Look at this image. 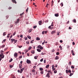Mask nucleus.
Segmentation results:
<instances>
[{
    "instance_id": "obj_34",
    "label": "nucleus",
    "mask_w": 78,
    "mask_h": 78,
    "mask_svg": "<svg viewBox=\"0 0 78 78\" xmlns=\"http://www.w3.org/2000/svg\"><path fill=\"white\" fill-rule=\"evenodd\" d=\"M26 44H30V42L29 41H27L26 42Z\"/></svg>"
},
{
    "instance_id": "obj_51",
    "label": "nucleus",
    "mask_w": 78,
    "mask_h": 78,
    "mask_svg": "<svg viewBox=\"0 0 78 78\" xmlns=\"http://www.w3.org/2000/svg\"><path fill=\"white\" fill-rule=\"evenodd\" d=\"M41 74H43L44 73V71H41Z\"/></svg>"
},
{
    "instance_id": "obj_3",
    "label": "nucleus",
    "mask_w": 78,
    "mask_h": 78,
    "mask_svg": "<svg viewBox=\"0 0 78 78\" xmlns=\"http://www.w3.org/2000/svg\"><path fill=\"white\" fill-rule=\"evenodd\" d=\"M37 48H40L41 50H42L43 49V47L40 45H39L37 46Z\"/></svg>"
},
{
    "instance_id": "obj_52",
    "label": "nucleus",
    "mask_w": 78,
    "mask_h": 78,
    "mask_svg": "<svg viewBox=\"0 0 78 78\" xmlns=\"http://www.w3.org/2000/svg\"><path fill=\"white\" fill-rule=\"evenodd\" d=\"M56 54L57 55H59V52H57L56 53Z\"/></svg>"
},
{
    "instance_id": "obj_23",
    "label": "nucleus",
    "mask_w": 78,
    "mask_h": 78,
    "mask_svg": "<svg viewBox=\"0 0 78 78\" xmlns=\"http://www.w3.org/2000/svg\"><path fill=\"white\" fill-rule=\"evenodd\" d=\"M73 22H74V23H76V19L73 20Z\"/></svg>"
},
{
    "instance_id": "obj_47",
    "label": "nucleus",
    "mask_w": 78,
    "mask_h": 78,
    "mask_svg": "<svg viewBox=\"0 0 78 78\" xmlns=\"http://www.w3.org/2000/svg\"><path fill=\"white\" fill-rule=\"evenodd\" d=\"M44 63H46V59H45L44 60Z\"/></svg>"
},
{
    "instance_id": "obj_40",
    "label": "nucleus",
    "mask_w": 78,
    "mask_h": 78,
    "mask_svg": "<svg viewBox=\"0 0 78 78\" xmlns=\"http://www.w3.org/2000/svg\"><path fill=\"white\" fill-rule=\"evenodd\" d=\"M12 61V58H11L10 60L9 61V62H11Z\"/></svg>"
},
{
    "instance_id": "obj_58",
    "label": "nucleus",
    "mask_w": 78,
    "mask_h": 78,
    "mask_svg": "<svg viewBox=\"0 0 78 78\" xmlns=\"http://www.w3.org/2000/svg\"><path fill=\"white\" fill-rule=\"evenodd\" d=\"M51 71L49 70L47 71L48 73H50Z\"/></svg>"
},
{
    "instance_id": "obj_25",
    "label": "nucleus",
    "mask_w": 78,
    "mask_h": 78,
    "mask_svg": "<svg viewBox=\"0 0 78 78\" xmlns=\"http://www.w3.org/2000/svg\"><path fill=\"white\" fill-rule=\"evenodd\" d=\"M27 37L29 39H31V37L30 36H27Z\"/></svg>"
},
{
    "instance_id": "obj_21",
    "label": "nucleus",
    "mask_w": 78,
    "mask_h": 78,
    "mask_svg": "<svg viewBox=\"0 0 78 78\" xmlns=\"http://www.w3.org/2000/svg\"><path fill=\"white\" fill-rule=\"evenodd\" d=\"M6 41V39L2 41V43L3 44L4 42H5Z\"/></svg>"
},
{
    "instance_id": "obj_46",
    "label": "nucleus",
    "mask_w": 78,
    "mask_h": 78,
    "mask_svg": "<svg viewBox=\"0 0 78 78\" xmlns=\"http://www.w3.org/2000/svg\"><path fill=\"white\" fill-rule=\"evenodd\" d=\"M28 7H27V9L26 10V12H28Z\"/></svg>"
},
{
    "instance_id": "obj_35",
    "label": "nucleus",
    "mask_w": 78,
    "mask_h": 78,
    "mask_svg": "<svg viewBox=\"0 0 78 78\" xmlns=\"http://www.w3.org/2000/svg\"><path fill=\"white\" fill-rule=\"evenodd\" d=\"M51 27H53V22H52V23H51Z\"/></svg>"
},
{
    "instance_id": "obj_42",
    "label": "nucleus",
    "mask_w": 78,
    "mask_h": 78,
    "mask_svg": "<svg viewBox=\"0 0 78 78\" xmlns=\"http://www.w3.org/2000/svg\"><path fill=\"white\" fill-rule=\"evenodd\" d=\"M18 47H19V48H22V45H21V46L18 45Z\"/></svg>"
},
{
    "instance_id": "obj_54",
    "label": "nucleus",
    "mask_w": 78,
    "mask_h": 78,
    "mask_svg": "<svg viewBox=\"0 0 78 78\" xmlns=\"http://www.w3.org/2000/svg\"><path fill=\"white\" fill-rule=\"evenodd\" d=\"M69 65H71L72 64V62H69Z\"/></svg>"
},
{
    "instance_id": "obj_50",
    "label": "nucleus",
    "mask_w": 78,
    "mask_h": 78,
    "mask_svg": "<svg viewBox=\"0 0 78 78\" xmlns=\"http://www.w3.org/2000/svg\"><path fill=\"white\" fill-rule=\"evenodd\" d=\"M20 37H21V38H23V35H21L20 36Z\"/></svg>"
},
{
    "instance_id": "obj_60",
    "label": "nucleus",
    "mask_w": 78,
    "mask_h": 78,
    "mask_svg": "<svg viewBox=\"0 0 78 78\" xmlns=\"http://www.w3.org/2000/svg\"><path fill=\"white\" fill-rule=\"evenodd\" d=\"M34 69H36V66H34V67H33Z\"/></svg>"
},
{
    "instance_id": "obj_16",
    "label": "nucleus",
    "mask_w": 78,
    "mask_h": 78,
    "mask_svg": "<svg viewBox=\"0 0 78 78\" xmlns=\"http://www.w3.org/2000/svg\"><path fill=\"white\" fill-rule=\"evenodd\" d=\"M37 51H38V52H41V50L39 49H37Z\"/></svg>"
},
{
    "instance_id": "obj_26",
    "label": "nucleus",
    "mask_w": 78,
    "mask_h": 78,
    "mask_svg": "<svg viewBox=\"0 0 78 78\" xmlns=\"http://www.w3.org/2000/svg\"><path fill=\"white\" fill-rule=\"evenodd\" d=\"M32 30H32V29H30L29 30V33H31V32L32 31Z\"/></svg>"
},
{
    "instance_id": "obj_13",
    "label": "nucleus",
    "mask_w": 78,
    "mask_h": 78,
    "mask_svg": "<svg viewBox=\"0 0 78 78\" xmlns=\"http://www.w3.org/2000/svg\"><path fill=\"white\" fill-rule=\"evenodd\" d=\"M55 17H58V16H59V13L55 14Z\"/></svg>"
},
{
    "instance_id": "obj_6",
    "label": "nucleus",
    "mask_w": 78,
    "mask_h": 78,
    "mask_svg": "<svg viewBox=\"0 0 78 78\" xmlns=\"http://www.w3.org/2000/svg\"><path fill=\"white\" fill-rule=\"evenodd\" d=\"M19 20H20L19 19H18L17 20V21L15 22V23L16 24H17V23H18L19 22Z\"/></svg>"
},
{
    "instance_id": "obj_55",
    "label": "nucleus",
    "mask_w": 78,
    "mask_h": 78,
    "mask_svg": "<svg viewBox=\"0 0 78 78\" xmlns=\"http://www.w3.org/2000/svg\"><path fill=\"white\" fill-rule=\"evenodd\" d=\"M12 8V7H9L8 9H11Z\"/></svg>"
},
{
    "instance_id": "obj_43",
    "label": "nucleus",
    "mask_w": 78,
    "mask_h": 78,
    "mask_svg": "<svg viewBox=\"0 0 78 78\" xmlns=\"http://www.w3.org/2000/svg\"><path fill=\"white\" fill-rule=\"evenodd\" d=\"M61 6L62 7V6H63V3L62 2L61 4Z\"/></svg>"
},
{
    "instance_id": "obj_10",
    "label": "nucleus",
    "mask_w": 78,
    "mask_h": 78,
    "mask_svg": "<svg viewBox=\"0 0 78 78\" xmlns=\"http://www.w3.org/2000/svg\"><path fill=\"white\" fill-rule=\"evenodd\" d=\"M55 33H56V31L53 30L51 32V34H55Z\"/></svg>"
},
{
    "instance_id": "obj_30",
    "label": "nucleus",
    "mask_w": 78,
    "mask_h": 78,
    "mask_svg": "<svg viewBox=\"0 0 78 78\" xmlns=\"http://www.w3.org/2000/svg\"><path fill=\"white\" fill-rule=\"evenodd\" d=\"M59 33H60V32H57V36H59Z\"/></svg>"
},
{
    "instance_id": "obj_56",
    "label": "nucleus",
    "mask_w": 78,
    "mask_h": 78,
    "mask_svg": "<svg viewBox=\"0 0 78 78\" xmlns=\"http://www.w3.org/2000/svg\"><path fill=\"white\" fill-rule=\"evenodd\" d=\"M41 54V55H44V53L43 52H42Z\"/></svg>"
},
{
    "instance_id": "obj_24",
    "label": "nucleus",
    "mask_w": 78,
    "mask_h": 78,
    "mask_svg": "<svg viewBox=\"0 0 78 78\" xmlns=\"http://www.w3.org/2000/svg\"><path fill=\"white\" fill-rule=\"evenodd\" d=\"M34 40H32V41H31V42H30V43H31V44H33V43L34 42Z\"/></svg>"
},
{
    "instance_id": "obj_4",
    "label": "nucleus",
    "mask_w": 78,
    "mask_h": 78,
    "mask_svg": "<svg viewBox=\"0 0 78 78\" xmlns=\"http://www.w3.org/2000/svg\"><path fill=\"white\" fill-rule=\"evenodd\" d=\"M68 72L69 73H71L72 72V71H71V70H70L69 69L68 71V69L66 70V73H68Z\"/></svg>"
},
{
    "instance_id": "obj_33",
    "label": "nucleus",
    "mask_w": 78,
    "mask_h": 78,
    "mask_svg": "<svg viewBox=\"0 0 78 78\" xmlns=\"http://www.w3.org/2000/svg\"><path fill=\"white\" fill-rule=\"evenodd\" d=\"M40 70L41 71H42V70H43V69L42 68H40Z\"/></svg>"
},
{
    "instance_id": "obj_9",
    "label": "nucleus",
    "mask_w": 78,
    "mask_h": 78,
    "mask_svg": "<svg viewBox=\"0 0 78 78\" xmlns=\"http://www.w3.org/2000/svg\"><path fill=\"white\" fill-rule=\"evenodd\" d=\"M46 77H48V78H50V74L49 73H48L46 75Z\"/></svg>"
},
{
    "instance_id": "obj_19",
    "label": "nucleus",
    "mask_w": 78,
    "mask_h": 78,
    "mask_svg": "<svg viewBox=\"0 0 78 78\" xmlns=\"http://www.w3.org/2000/svg\"><path fill=\"white\" fill-rule=\"evenodd\" d=\"M40 38L39 37H37V39H36V40L37 41H39L40 40Z\"/></svg>"
},
{
    "instance_id": "obj_62",
    "label": "nucleus",
    "mask_w": 78,
    "mask_h": 78,
    "mask_svg": "<svg viewBox=\"0 0 78 78\" xmlns=\"http://www.w3.org/2000/svg\"><path fill=\"white\" fill-rule=\"evenodd\" d=\"M51 26H49L48 27V28H49V29H51Z\"/></svg>"
},
{
    "instance_id": "obj_12",
    "label": "nucleus",
    "mask_w": 78,
    "mask_h": 78,
    "mask_svg": "<svg viewBox=\"0 0 78 78\" xmlns=\"http://www.w3.org/2000/svg\"><path fill=\"white\" fill-rule=\"evenodd\" d=\"M12 2H13V3H15V4L17 3V2H16V0H12Z\"/></svg>"
},
{
    "instance_id": "obj_64",
    "label": "nucleus",
    "mask_w": 78,
    "mask_h": 78,
    "mask_svg": "<svg viewBox=\"0 0 78 78\" xmlns=\"http://www.w3.org/2000/svg\"><path fill=\"white\" fill-rule=\"evenodd\" d=\"M6 18H8L9 17V16L7 15V16H6Z\"/></svg>"
},
{
    "instance_id": "obj_18",
    "label": "nucleus",
    "mask_w": 78,
    "mask_h": 78,
    "mask_svg": "<svg viewBox=\"0 0 78 78\" xmlns=\"http://www.w3.org/2000/svg\"><path fill=\"white\" fill-rule=\"evenodd\" d=\"M14 40H15V39H11V41L12 42V43H13V42H14Z\"/></svg>"
},
{
    "instance_id": "obj_53",
    "label": "nucleus",
    "mask_w": 78,
    "mask_h": 78,
    "mask_svg": "<svg viewBox=\"0 0 78 78\" xmlns=\"http://www.w3.org/2000/svg\"><path fill=\"white\" fill-rule=\"evenodd\" d=\"M49 3H50V2H49V1H48V3H47V4L46 5L47 6H48V5H49Z\"/></svg>"
},
{
    "instance_id": "obj_15",
    "label": "nucleus",
    "mask_w": 78,
    "mask_h": 78,
    "mask_svg": "<svg viewBox=\"0 0 78 78\" xmlns=\"http://www.w3.org/2000/svg\"><path fill=\"white\" fill-rule=\"evenodd\" d=\"M54 3V2H53V1L52 0L51 2V6H53V4Z\"/></svg>"
},
{
    "instance_id": "obj_28",
    "label": "nucleus",
    "mask_w": 78,
    "mask_h": 78,
    "mask_svg": "<svg viewBox=\"0 0 78 78\" xmlns=\"http://www.w3.org/2000/svg\"><path fill=\"white\" fill-rule=\"evenodd\" d=\"M24 14V12H23L22 13L20 14V16H23V15Z\"/></svg>"
},
{
    "instance_id": "obj_11",
    "label": "nucleus",
    "mask_w": 78,
    "mask_h": 78,
    "mask_svg": "<svg viewBox=\"0 0 78 78\" xmlns=\"http://www.w3.org/2000/svg\"><path fill=\"white\" fill-rule=\"evenodd\" d=\"M22 64H19V67L20 69H22Z\"/></svg>"
},
{
    "instance_id": "obj_48",
    "label": "nucleus",
    "mask_w": 78,
    "mask_h": 78,
    "mask_svg": "<svg viewBox=\"0 0 78 78\" xmlns=\"http://www.w3.org/2000/svg\"><path fill=\"white\" fill-rule=\"evenodd\" d=\"M54 72L55 73H57V70H55V71H54Z\"/></svg>"
},
{
    "instance_id": "obj_36",
    "label": "nucleus",
    "mask_w": 78,
    "mask_h": 78,
    "mask_svg": "<svg viewBox=\"0 0 78 78\" xmlns=\"http://www.w3.org/2000/svg\"><path fill=\"white\" fill-rule=\"evenodd\" d=\"M59 48H60L61 50H62V47H61V45L60 46H59Z\"/></svg>"
},
{
    "instance_id": "obj_59",
    "label": "nucleus",
    "mask_w": 78,
    "mask_h": 78,
    "mask_svg": "<svg viewBox=\"0 0 78 78\" xmlns=\"http://www.w3.org/2000/svg\"><path fill=\"white\" fill-rule=\"evenodd\" d=\"M45 22H46V23H47L48 22V20H46L45 21Z\"/></svg>"
},
{
    "instance_id": "obj_41",
    "label": "nucleus",
    "mask_w": 78,
    "mask_h": 78,
    "mask_svg": "<svg viewBox=\"0 0 78 78\" xmlns=\"http://www.w3.org/2000/svg\"><path fill=\"white\" fill-rule=\"evenodd\" d=\"M71 69H74V68H75V67H74V66H71Z\"/></svg>"
},
{
    "instance_id": "obj_31",
    "label": "nucleus",
    "mask_w": 78,
    "mask_h": 78,
    "mask_svg": "<svg viewBox=\"0 0 78 78\" xmlns=\"http://www.w3.org/2000/svg\"><path fill=\"white\" fill-rule=\"evenodd\" d=\"M38 57V56H35L34 57V59H37V57Z\"/></svg>"
},
{
    "instance_id": "obj_14",
    "label": "nucleus",
    "mask_w": 78,
    "mask_h": 78,
    "mask_svg": "<svg viewBox=\"0 0 78 78\" xmlns=\"http://www.w3.org/2000/svg\"><path fill=\"white\" fill-rule=\"evenodd\" d=\"M11 76L12 78H16V77H15V76H14V75H11Z\"/></svg>"
},
{
    "instance_id": "obj_32",
    "label": "nucleus",
    "mask_w": 78,
    "mask_h": 78,
    "mask_svg": "<svg viewBox=\"0 0 78 78\" xmlns=\"http://www.w3.org/2000/svg\"><path fill=\"white\" fill-rule=\"evenodd\" d=\"M37 28V26L35 25L33 27V28Z\"/></svg>"
},
{
    "instance_id": "obj_37",
    "label": "nucleus",
    "mask_w": 78,
    "mask_h": 78,
    "mask_svg": "<svg viewBox=\"0 0 78 78\" xmlns=\"http://www.w3.org/2000/svg\"><path fill=\"white\" fill-rule=\"evenodd\" d=\"M14 42L15 43H16V42H17V40H16L15 39V40H14Z\"/></svg>"
},
{
    "instance_id": "obj_61",
    "label": "nucleus",
    "mask_w": 78,
    "mask_h": 78,
    "mask_svg": "<svg viewBox=\"0 0 78 78\" xmlns=\"http://www.w3.org/2000/svg\"><path fill=\"white\" fill-rule=\"evenodd\" d=\"M41 62H42L43 61V58H42L41 60H40Z\"/></svg>"
},
{
    "instance_id": "obj_49",
    "label": "nucleus",
    "mask_w": 78,
    "mask_h": 78,
    "mask_svg": "<svg viewBox=\"0 0 78 78\" xmlns=\"http://www.w3.org/2000/svg\"><path fill=\"white\" fill-rule=\"evenodd\" d=\"M16 34V32H14V33H13V36H14V35H15Z\"/></svg>"
},
{
    "instance_id": "obj_8",
    "label": "nucleus",
    "mask_w": 78,
    "mask_h": 78,
    "mask_svg": "<svg viewBox=\"0 0 78 78\" xmlns=\"http://www.w3.org/2000/svg\"><path fill=\"white\" fill-rule=\"evenodd\" d=\"M17 55H18L16 53H15L14 54V56L15 58H17Z\"/></svg>"
},
{
    "instance_id": "obj_7",
    "label": "nucleus",
    "mask_w": 78,
    "mask_h": 78,
    "mask_svg": "<svg viewBox=\"0 0 78 78\" xmlns=\"http://www.w3.org/2000/svg\"><path fill=\"white\" fill-rule=\"evenodd\" d=\"M42 23V20L38 22V23L39 25H41Z\"/></svg>"
},
{
    "instance_id": "obj_44",
    "label": "nucleus",
    "mask_w": 78,
    "mask_h": 78,
    "mask_svg": "<svg viewBox=\"0 0 78 78\" xmlns=\"http://www.w3.org/2000/svg\"><path fill=\"white\" fill-rule=\"evenodd\" d=\"M9 67H10V68H12V67H13V65H10Z\"/></svg>"
},
{
    "instance_id": "obj_57",
    "label": "nucleus",
    "mask_w": 78,
    "mask_h": 78,
    "mask_svg": "<svg viewBox=\"0 0 78 78\" xmlns=\"http://www.w3.org/2000/svg\"><path fill=\"white\" fill-rule=\"evenodd\" d=\"M5 46V45H3L2 46L1 48H4Z\"/></svg>"
},
{
    "instance_id": "obj_1",
    "label": "nucleus",
    "mask_w": 78,
    "mask_h": 78,
    "mask_svg": "<svg viewBox=\"0 0 78 78\" xmlns=\"http://www.w3.org/2000/svg\"><path fill=\"white\" fill-rule=\"evenodd\" d=\"M20 70H21V71H20L19 70H18L17 71L18 72V73H22V72H23V70H25V68H22V69H21Z\"/></svg>"
},
{
    "instance_id": "obj_38",
    "label": "nucleus",
    "mask_w": 78,
    "mask_h": 78,
    "mask_svg": "<svg viewBox=\"0 0 78 78\" xmlns=\"http://www.w3.org/2000/svg\"><path fill=\"white\" fill-rule=\"evenodd\" d=\"M31 49V46L29 48L28 50H30Z\"/></svg>"
},
{
    "instance_id": "obj_29",
    "label": "nucleus",
    "mask_w": 78,
    "mask_h": 78,
    "mask_svg": "<svg viewBox=\"0 0 78 78\" xmlns=\"http://www.w3.org/2000/svg\"><path fill=\"white\" fill-rule=\"evenodd\" d=\"M73 75V73H70V74L69 75V76H71L72 75Z\"/></svg>"
},
{
    "instance_id": "obj_39",
    "label": "nucleus",
    "mask_w": 78,
    "mask_h": 78,
    "mask_svg": "<svg viewBox=\"0 0 78 78\" xmlns=\"http://www.w3.org/2000/svg\"><path fill=\"white\" fill-rule=\"evenodd\" d=\"M6 33V32H4L3 33V36H5V35H6V34H5V33Z\"/></svg>"
},
{
    "instance_id": "obj_17",
    "label": "nucleus",
    "mask_w": 78,
    "mask_h": 78,
    "mask_svg": "<svg viewBox=\"0 0 78 78\" xmlns=\"http://www.w3.org/2000/svg\"><path fill=\"white\" fill-rule=\"evenodd\" d=\"M49 66H50L49 65H47L46 66V69H48V67H49Z\"/></svg>"
},
{
    "instance_id": "obj_5",
    "label": "nucleus",
    "mask_w": 78,
    "mask_h": 78,
    "mask_svg": "<svg viewBox=\"0 0 78 78\" xmlns=\"http://www.w3.org/2000/svg\"><path fill=\"white\" fill-rule=\"evenodd\" d=\"M27 64H30L31 63V61L28 59H27Z\"/></svg>"
},
{
    "instance_id": "obj_20",
    "label": "nucleus",
    "mask_w": 78,
    "mask_h": 78,
    "mask_svg": "<svg viewBox=\"0 0 78 78\" xmlns=\"http://www.w3.org/2000/svg\"><path fill=\"white\" fill-rule=\"evenodd\" d=\"M31 53H32V54H34V53L35 52H34V50H32L31 51Z\"/></svg>"
},
{
    "instance_id": "obj_2",
    "label": "nucleus",
    "mask_w": 78,
    "mask_h": 78,
    "mask_svg": "<svg viewBox=\"0 0 78 78\" xmlns=\"http://www.w3.org/2000/svg\"><path fill=\"white\" fill-rule=\"evenodd\" d=\"M5 57V55H3V53H1L0 54V58H1L2 59H3Z\"/></svg>"
},
{
    "instance_id": "obj_27",
    "label": "nucleus",
    "mask_w": 78,
    "mask_h": 78,
    "mask_svg": "<svg viewBox=\"0 0 78 78\" xmlns=\"http://www.w3.org/2000/svg\"><path fill=\"white\" fill-rule=\"evenodd\" d=\"M32 72H33V73H35V70L34 69H32Z\"/></svg>"
},
{
    "instance_id": "obj_22",
    "label": "nucleus",
    "mask_w": 78,
    "mask_h": 78,
    "mask_svg": "<svg viewBox=\"0 0 78 78\" xmlns=\"http://www.w3.org/2000/svg\"><path fill=\"white\" fill-rule=\"evenodd\" d=\"M59 59V57H58V56H56L55 57V59L56 60H57V59Z\"/></svg>"
},
{
    "instance_id": "obj_45",
    "label": "nucleus",
    "mask_w": 78,
    "mask_h": 78,
    "mask_svg": "<svg viewBox=\"0 0 78 78\" xmlns=\"http://www.w3.org/2000/svg\"><path fill=\"white\" fill-rule=\"evenodd\" d=\"M22 58V55H21L19 57V59H20V58Z\"/></svg>"
},
{
    "instance_id": "obj_63",
    "label": "nucleus",
    "mask_w": 78,
    "mask_h": 78,
    "mask_svg": "<svg viewBox=\"0 0 78 78\" xmlns=\"http://www.w3.org/2000/svg\"><path fill=\"white\" fill-rule=\"evenodd\" d=\"M45 31H43L42 32V34H44Z\"/></svg>"
}]
</instances>
